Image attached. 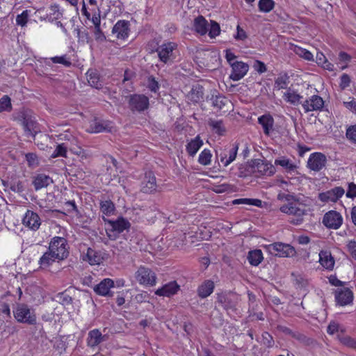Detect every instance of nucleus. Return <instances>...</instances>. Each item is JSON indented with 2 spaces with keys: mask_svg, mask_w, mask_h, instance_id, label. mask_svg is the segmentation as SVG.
Listing matches in <instances>:
<instances>
[{
  "mask_svg": "<svg viewBox=\"0 0 356 356\" xmlns=\"http://www.w3.org/2000/svg\"><path fill=\"white\" fill-rule=\"evenodd\" d=\"M289 83V76L287 74H281L275 81V88L280 89H286L288 88V85Z\"/></svg>",
  "mask_w": 356,
  "mask_h": 356,
  "instance_id": "e433bc0d",
  "label": "nucleus"
},
{
  "mask_svg": "<svg viewBox=\"0 0 356 356\" xmlns=\"http://www.w3.org/2000/svg\"><path fill=\"white\" fill-rule=\"evenodd\" d=\"M267 249L270 254H274L279 257H291L296 254L295 248L286 243H274L268 245Z\"/></svg>",
  "mask_w": 356,
  "mask_h": 356,
  "instance_id": "0eeeda50",
  "label": "nucleus"
},
{
  "mask_svg": "<svg viewBox=\"0 0 356 356\" xmlns=\"http://www.w3.org/2000/svg\"><path fill=\"white\" fill-rule=\"evenodd\" d=\"M23 225L33 231H36L40 228L41 219L35 212L27 210L22 218Z\"/></svg>",
  "mask_w": 356,
  "mask_h": 356,
  "instance_id": "2eb2a0df",
  "label": "nucleus"
},
{
  "mask_svg": "<svg viewBox=\"0 0 356 356\" xmlns=\"http://www.w3.org/2000/svg\"><path fill=\"white\" fill-rule=\"evenodd\" d=\"M29 17V11L24 10L21 14L17 15L16 17L17 24L24 26L26 24Z\"/></svg>",
  "mask_w": 356,
  "mask_h": 356,
  "instance_id": "3c124183",
  "label": "nucleus"
},
{
  "mask_svg": "<svg viewBox=\"0 0 356 356\" xmlns=\"http://www.w3.org/2000/svg\"><path fill=\"white\" fill-rule=\"evenodd\" d=\"M282 97L285 102L293 105H298L302 97L296 90L291 88H287V90L283 93Z\"/></svg>",
  "mask_w": 356,
  "mask_h": 356,
  "instance_id": "2f4dec72",
  "label": "nucleus"
},
{
  "mask_svg": "<svg viewBox=\"0 0 356 356\" xmlns=\"http://www.w3.org/2000/svg\"><path fill=\"white\" fill-rule=\"evenodd\" d=\"M49 250L58 259V261L65 259L69 253L66 239L63 237L54 236L49 243Z\"/></svg>",
  "mask_w": 356,
  "mask_h": 356,
  "instance_id": "39448f33",
  "label": "nucleus"
},
{
  "mask_svg": "<svg viewBox=\"0 0 356 356\" xmlns=\"http://www.w3.org/2000/svg\"><path fill=\"white\" fill-rule=\"evenodd\" d=\"M305 113L321 111L324 106L323 99L318 95H312L302 103Z\"/></svg>",
  "mask_w": 356,
  "mask_h": 356,
  "instance_id": "dca6fc26",
  "label": "nucleus"
},
{
  "mask_svg": "<svg viewBox=\"0 0 356 356\" xmlns=\"http://www.w3.org/2000/svg\"><path fill=\"white\" fill-rule=\"evenodd\" d=\"M323 223L327 228L337 229L343 223V217L340 213L332 210L324 215Z\"/></svg>",
  "mask_w": 356,
  "mask_h": 356,
  "instance_id": "f8f14e48",
  "label": "nucleus"
},
{
  "mask_svg": "<svg viewBox=\"0 0 356 356\" xmlns=\"http://www.w3.org/2000/svg\"><path fill=\"white\" fill-rule=\"evenodd\" d=\"M277 199L280 202V211L286 215L296 217V223H300L301 218L307 213V205L301 198L289 193H280Z\"/></svg>",
  "mask_w": 356,
  "mask_h": 356,
  "instance_id": "f257e3e1",
  "label": "nucleus"
},
{
  "mask_svg": "<svg viewBox=\"0 0 356 356\" xmlns=\"http://www.w3.org/2000/svg\"><path fill=\"white\" fill-rule=\"evenodd\" d=\"M26 159L30 166H35L38 164L37 156L33 153L26 154Z\"/></svg>",
  "mask_w": 356,
  "mask_h": 356,
  "instance_id": "69168bd1",
  "label": "nucleus"
},
{
  "mask_svg": "<svg viewBox=\"0 0 356 356\" xmlns=\"http://www.w3.org/2000/svg\"><path fill=\"white\" fill-rule=\"evenodd\" d=\"M50 60L54 63L61 64L65 67H70L72 65L70 58L66 55H63L60 56H54L51 58Z\"/></svg>",
  "mask_w": 356,
  "mask_h": 356,
  "instance_id": "49530a36",
  "label": "nucleus"
},
{
  "mask_svg": "<svg viewBox=\"0 0 356 356\" xmlns=\"http://www.w3.org/2000/svg\"><path fill=\"white\" fill-rule=\"evenodd\" d=\"M58 261V259L48 250L45 252L38 261L40 268L46 269L49 268L54 262Z\"/></svg>",
  "mask_w": 356,
  "mask_h": 356,
  "instance_id": "473e14b6",
  "label": "nucleus"
},
{
  "mask_svg": "<svg viewBox=\"0 0 356 356\" xmlns=\"http://www.w3.org/2000/svg\"><path fill=\"white\" fill-rule=\"evenodd\" d=\"M334 296L336 302L341 306L350 305L353 300V293L347 287L337 289L335 291Z\"/></svg>",
  "mask_w": 356,
  "mask_h": 356,
  "instance_id": "f3484780",
  "label": "nucleus"
},
{
  "mask_svg": "<svg viewBox=\"0 0 356 356\" xmlns=\"http://www.w3.org/2000/svg\"><path fill=\"white\" fill-rule=\"evenodd\" d=\"M193 29L196 33L204 35L208 32L209 24L204 17L198 16L193 21Z\"/></svg>",
  "mask_w": 356,
  "mask_h": 356,
  "instance_id": "c756f323",
  "label": "nucleus"
},
{
  "mask_svg": "<svg viewBox=\"0 0 356 356\" xmlns=\"http://www.w3.org/2000/svg\"><path fill=\"white\" fill-rule=\"evenodd\" d=\"M92 33L97 41L103 42L106 40V36L100 26L93 27Z\"/></svg>",
  "mask_w": 356,
  "mask_h": 356,
  "instance_id": "864d4df0",
  "label": "nucleus"
},
{
  "mask_svg": "<svg viewBox=\"0 0 356 356\" xmlns=\"http://www.w3.org/2000/svg\"><path fill=\"white\" fill-rule=\"evenodd\" d=\"M347 249L351 257L356 260V241L354 240L348 241Z\"/></svg>",
  "mask_w": 356,
  "mask_h": 356,
  "instance_id": "13d9d810",
  "label": "nucleus"
},
{
  "mask_svg": "<svg viewBox=\"0 0 356 356\" xmlns=\"http://www.w3.org/2000/svg\"><path fill=\"white\" fill-rule=\"evenodd\" d=\"M234 204H245L248 205H253L257 207H261L262 201L259 199H250V198H241L236 199L233 201Z\"/></svg>",
  "mask_w": 356,
  "mask_h": 356,
  "instance_id": "79ce46f5",
  "label": "nucleus"
},
{
  "mask_svg": "<svg viewBox=\"0 0 356 356\" xmlns=\"http://www.w3.org/2000/svg\"><path fill=\"white\" fill-rule=\"evenodd\" d=\"M156 188V181L154 173L151 171L145 172L142 182V191L144 193H149L155 191Z\"/></svg>",
  "mask_w": 356,
  "mask_h": 356,
  "instance_id": "4be33fe9",
  "label": "nucleus"
},
{
  "mask_svg": "<svg viewBox=\"0 0 356 356\" xmlns=\"http://www.w3.org/2000/svg\"><path fill=\"white\" fill-rule=\"evenodd\" d=\"M187 98L193 103H198L202 101L204 98L203 87L198 83L193 86L187 95Z\"/></svg>",
  "mask_w": 356,
  "mask_h": 356,
  "instance_id": "cd10ccee",
  "label": "nucleus"
},
{
  "mask_svg": "<svg viewBox=\"0 0 356 356\" xmlns=\"http://www.w3.org/2000/svg\"><path fill=\"white\" fill-rule=\"evenodd\" d=\"M137 282L142 285L154 286L156 284V275L149 268L140 266L135 273Z\"/></svg>",
  "mask_w": 356,
  "mask_h": 356,
  "instance_id": "1a4fd4ad",
  "label": "nucleus"
},
{
  "mask_svg": "<svg viewBox=\"0 0 356 356\" xmlns=\"http://www.w3.org/2000/svg\"><path fill=\"white\" fill-rule=\"evenodd\" d=\"M179 289V285L175 281H172L158 289L155 294L159 296L170 297L175 295Z\"/></svg>",
  "mask_w": 356,
  "mask_h": 356,
  "instance_id": "412c9836",
  "label": "nucleus"
},
{
  "mask_svg": "<svg viewBox=\"0 0 356 356\" xmlns=\"http://www.w3.org/2000/svg\"><path fill=\"white\" fill-rule=\"evenodd\" d=\"M177 47L174 42H166L159 45L156 49L159 60L165 64L172 63L176 58Z\"/></svg>",
  "mask_w": 356,
  "mask_h": 356,
  "instance_id": "20e7f679",
  "label": "nucleus"
},
{
  "mask_svg": "<svg viewBox=\"0 0 356 356\" xmlns=\"http://www.w3.org/2000/svg\"><path fill=\"white\" fill-rule=\"evenodd\" d=\"M350 78L347 74H343L340 78L339 86L341 89H345L350 86Z\"/></svg>",
  "mask_w": 356,
  "mask_h": 356,
  "instance_id": "052dcab7",
  "label": "nucleus"
},
{
  "mask_svg": "<svg viewBox=\"0 0 356 356\" xmlns=\"http://www.w3.org/2000/svg\"><path fill=\"white\" fill-rule=\"evenodd\" d=\"M83 260L88 261L90 265H99L103 261L104 257L100 252L88 248L86 253L83 255Z\"/></svg>",
  "mask_w": 356,
  "mask_h": 356,
  "instance_id": "a878e982",
  "label": "nucleus"
},
{
  "mask_svg": "<svg viewBox=\"0 0 356 356\" xmlns=\"http://www.w3.org/2000/svg\"><path fill=\"white\" fill-rule=\"evenodd\" d=\"M19 121L23 127L26 136L34 137L39 131L38 124L34 118L25 112H22L19 115Z\"/></svg>",
  "mask_w": 356,
  "mask_h": 356,
  "instance_id": "6e6552de",
  "label": "nucleus"
},
{
  "mask_svg": "<svg viewBox=\"0 0 356 356\" xmlns=\"http://www.w3.org/2000/svg\"><path fill=\"white\" fill-rule=\"evenodd\" d=\"M131 110L143 111L149 106V99L143 95H134L130 97L129 101Z\"/></svg>",
  "mask_w": 356,
  "mask_h": 356,
  "instance_id": "6ab92c4d",
  "label": "nucleus"
},
{
  "mask_svg": "<svg viewBox=\"0 0 356 356\" xmlns=\"http://www.w3.org/2000/svg\"><path fill=\"white\" fill-rule=\"evenodd\" d=\"M1 313L5 315V318L10 319L11 318L10 309L8 304L3 303L1 305L0 308Z\"/></svg>",
  "mask_w": 356,
  "mask_h": 356,
  "instance_id": "0e129e2a",
  "label": "nucleus"
},
{
  "mask_svg": "<svg viewBox=\"0 0 356 356\" xmlns=\"http://www.w3.org/2000/svg\"><path fill=\"white\" fill-rule=\"evenodd\" d=\"M105 221L106 235L111 240H115L120 234L130 227L129 222L123 218H118L116 220Z\"/></svg>",
  "mask_w": 356,
  "mask_h": 356,
  "instance_id": "7ed1b4c3",
  "label": "nucleus"
},
{
  "mask_svg": "<svg viewBox=\"0 0 356 356\" xmlns=\"http://www.w3.org/2000/svg\"><path fill=\"white\" fill-rule=\"evenodd\" d=\"M346 135L350 142L356 144V124L349 127L346 130Z\"/></svg>",
  "mask_w": 356,
  "mask_h": 356,
  "instance_id": "603ef678",
  "label": "nucleus"
},
{
  "mask_svg": "<svg viewBox=\"0 0 356 356\" xmlns=\"http://www.w3.org/2000/svg\"><path fill=\"white\" fill-rule=\"evenodd\" d=\"M262 341L263 343L267 347H272L273 346L274 341L273 337L268 332H264L262 334Z\"/></svg>",
  "mask_w": 356,
  "mask_h": 356,
  "instance_id": "680f3d73",
  "label": "nucleus"
},
{
  "mask_svg": "<svg viewBox=\"0 0 356 356\" xmlns=\"http://www.w3.org/2000/svg\"><path fill=\"white\" fill-rule=\"evenodd\" d=\"M341 341L346 346L356 349V339L350 337H345L341 339Z\"/></svg>",
  "mask_w": 356,
  "mask_h": 356,
  "instance_id": "bf43d9fd",
  "label": "nucleus"
},
{
  "mask_svg": "<svg viewBox=\"0 0 356 356\" xmlns=\"http://www.w3.org/2000/svg\"><path fill=\"white\" fill-rule=\"evenodd\" d=\"M346 196L348 198L354 199L356 197V184L353 182L348 184V187Z\"/></svg>",
  "mask_w": 356,
  "mask_h": 356,
  "instance_id": "5fc2aeb1",
  "label": "nucleus"
},
{
  "mask_svg": "<svg viewBox=\"0 0 356 356\" xmlns=\"http://www.w3.org/2000/svg\"><path fill=\"white\" fill-rule=\"evenodd\" d=\"M90 20L94 24V27L100 26L101 25V19H100V10L99 8H97V10L94 12L92 17H90Z\"/></svg>",
  "mask_w": 356,
  "mask_h": 356,
  "instance_id": "6e6d98bb",
  "label": "nucleus"
},
{
  "mask_svg": "<svg viewBox=\"0 0 356 356\" xmlns=\"http://www.w3.org/2000/svg\"><path fill=\"white\" fill-rule=\"evenodd\" d=\"M275 165H280L287 172H291L296 170V165L292 162L291 160L285 157L281 156L275 160Z\"/></svg>",
  "mask_w": 356,
  "mask_h": 356,
  "instance_id": "72a5a7b5",
  "label": "nucleus"
},
{
  "mask_svg": "<svg viewBox=\"0 0 356 356\" xmlns=\"http://www.w3.org/2000/svg\"><path fill=\"white\" fill-rule=\"evenodd\" d=\"M294 52L298 55L300 57L307 60H313V54L308 50L302 48L300 47L296 46L294 48Z\"/></svg>",
  "mask_w": 356,
  "mask_h": 356,
  "instance_id": "37998d69",
  "label": "nucleus"
},
{
  "mask_svg": "<svg viewBox=\"0 0 356 356\" xmlns=\"http://www.w3.org/2000/svg\"><path fill=\"white\" fill-rule=\"evenodd\" d=\"M11 103L8 96L4 95L0 99V113L5 111H10Z\"/></svg>",
  "mask_w": 356,
  "mask_h": 356,
  "instance_id": "8fccbe9b",
  "label": "nucleus"
},
{
  "mask_svg": "<svg viewBox=\"0 0 356 356\" xmlns=\"http://www.w3.org/2000/svg\"><path fill=\"white\" fill-rule=\"evenodd\" d=\"M326 161V156L322 153H312L309 157L307 165L312 170L320 171L325 167Z\"/></svg>",
  "mask_w": 356,
  "mask_h": 356,
  "instance_id": "a211bd4d",
  "label": "nucleus"
},
{
  "mask_svg": "<svg viewBox=\"0 0 356 356\" xmlns=\"http://www.w3.org/2000/svg\"><path fill=\"white\" fill-rule=\"evenodd\" d=\"M88 74V81L89 84L95 88H99L101 86V83H99V79L97 74L92 71H88L87 72Z\"/></svg>",
  "mask_w": 356,
  "mask_h": 356,
  "instance_id": "c03bdc74",
  "label": "nucleus"
},
{
  "mask_svg": "<svg viewBox=\"0 0 356 356\" xmlns=\"http://www.w3.org/2000/svg\"><path fill=\"white\" fill-rule=\"evenodd\" d=\"M238 149V146L236 143L220 148L216 152V157L222 163L223 166L227 167L236 159Z\"/></svg>",
  "mask_w": 356,
  "mask_h": 356,
  "instance_id": "423d86ee",
  "label": "nucleus"
},
{
  "mask_svg": "<svg viewBox=\"0 0 356 356\" xmlns=\"http://www.w3.org/2000/svg\"><path fill=\"white\" fill-rule=\"evenodd\" d=\"M237 33L235 35L234 38L236 40H244L247 38V35L245 31L240 27L239 25L236 27Z\"/></svg>",
  "mask_w": 356,
  "mask_h": 356,
  "instance_id": "338daca9",
  "label": "nucleus"
},
{
  "mask_svg": "<svg viewBox=\"0 0 356 356\" xmlns=\"http://www.w3.org/2000/svg\"><path fill=\"white\" fill-rule=\"evenodd\" d=\"M345 193V190L341 186L334 187L327 191L320 193L318 199L323 203L337 202Z\"/></svg>",
  "mask_w": 356,
  "mask_h": 356,
  "instance_id": "9d476101",
  "label": "nucleus"
},
{
  "mask_svg": "<svg viewBox=\"0 0 356 356\" xmlns=\"http://www.w3.org/2000/svg\"><path fill=\"white\" fill-rule=\"evenodd\" d=\"M214 287L213 281L209 280H205L199 286L197 294L201 298H205L213 293Z\"/></svg>",
  "mask_w": 356,
  "mask_h": 356,
  "instance_id": "c85d7f7f",
  "label": "nucleus"
},
{
  "mask_svg": "<svg viewBox=\"0 0 356 356\" xmlns=\"http://www.w3.org/2000/svg\"><path fill=\"white\" fill-rule=\"evenodd\" d=\"M100 210L103 214L110 216L115 212V205L111 200H104L100 202Z\"/></svg>",
  "mask_w": 356,
  "mask_h": 356,
  "instance_id": "4c0bfd02",
  "label": "nucleus"
},
{
  "mask_svg": "<svg viewBox=\"0 0 356 356\" xmlns=\"http://www.w3.org/2000/svg\"><path fill=\"white\" fill-rule=\"evenodd\" d=\"M147 87L151 91L156 92L159 88V85L153 76H149L147 81Z\"/></svg>",
  "mask_w": 356,
  "mask_h": 356,
  "instance_id": "4d7b16f0",
  "label": "nucleus"
},
{
  "mask_svg": "<svg viewBox=\"0 0 356 356\" xmlns=\"http://www.w3.org/2000/svg\"><path fill=\"white\" fill-rule=\"evenodd\" d=\"M228 103L229 100L224 96L216 95L212 97V105L218 109H222Z\"/></svg>",
  "mask_w": 356,
  "mask_h": 356,
  "instance_id": "a19ab883",
  "label": "nucleus"
},
{
  "mask_svg": "<svg viewBox=\"0 0 356 356\" xmlns=\"http://www.w3.org/2000/svg\"><path fill=\"white\" fill-rule=\"evenodd\" d=\"M343 104L348 109L356 113V99H353L349 102H344Z\"/></svg>",
  "mask_w": 356,
  "mask_h": 356,
  "instance_id": "774afa93",
  "label": "nucleus"
},
{
  "mask_svg": "<svg viewBox=\"0 0 356 356\" xmlns=\"http://www.w3.org/2000/svg\"><path fill=\"white\" fill-rule=\"evenodd\" d=\"M209 126L218 135H222L225 132V128L222 123L220 120H211L209 122Z\"/></svg>",
  "mask_w": 356,
  "mask_h": 356,
  "instance_id": "a18cd8bd",
  "label": "nucleus"
},
{
  "mask_svg": "<svg viewBox=\"0 0 356 356\" xmlns=\"http://www.w3.org/2000/svg\"><path fill=\"white\" fill-rule=\"evenodd\" d=\"M247 259L252 266H257L264 259L263 253L261 250L259 249L250 250L248 252Z\"/></svg>",
  "mask_w": 356,
  "mask_h": 356,
  "instance_id": "c9c22d12",
  "label": "nucleus"
},
{
  "mask_svg": "<svg viewBox=\"0 0 356 356\" xmlns=\"http://www.w3.org/2000/svg\"><path fill=\"white\" fill-rule=\"evenodd\" d=\"M106 340V335H103L99 330L94 329L88 332L87 344L91 348H95Z\"/></svg>",
  "mask_w": 356,
  "mask_h": 356,
  "instance_id": "5701e85b",
  "label": "nucleus"
},
{
  "mask_svg": "<svg viewBox=\"0 0 356 356\" xmlns=\"http://www.w3.org/2000/svg\"><path fill=\"white\" fill-rule=\"evenodd\" d=\"M113 287H115V282L110 278H106L94 286V291L98 295L106 296L109 295L110 289Z\"/></svg>",
  "mask_w": 356,
  "mask_h": 356,
  "instance_id": "b1692460",
  "label": "nucleus"
},
{
  "mask_svg": "<svg viewBox=\"0 0 356 356\" xmlns=\"http://www.w3.org/2000/svg\"><path fill=\"white\" fill-rule=\"evenodd\" d=\"M67 148V146L65 143L58 145L51 156L52 158H56L58 156L66 157Z\"/></svg>",
  "mask_w": 356,
  "mask_h": 356,
  "instance_id": "de8ad7c7",
  "label": "nucleus"
},
{
  "mask_svg": "<svg viewBox=\"0 0 356 356\" xmlns=\"http://www.w3.org/2000/svg\"><path fill=\"white\" fill-rule=\"evenodd\" d=\"M53 182L52 179L46 175L40 174L34 177L33 184L36 191L47 187Z\"/></svg>",
  "mask_w": 356,
  "mask_h": 356,
  "instance_id": "7c9ffc66",
  "label": "nucleus"
},
{
  "mask_svg": "<svg viewBox=\"0 0 356 356\" xmlns=\"http://www.w3.org/2000/svg\"><path fill=\"white\" fill-rule=\"evenodd\" d=\"M319 263L323 268L332 270L335 264L334 258L328 250H321L319 252Z\"/></svg>",
  "mask_w": 356,
  "mask_h": 356,
  "instance_id": "393cba45",
  "label": "nucleus"
},
{
  "mask_svg": "<svg viewBox=\"0 0 356 356\" xmlns=\"http://www.w3.org/2000/svg\"><path fill=\"white\" fill-rule=\"evenodd\" d=\"M208 31H209V35L211 38H216L220 33V28L219 24L214 21H211V24H210Z\"/></svg>",
  "mask_w": 356,
  "mask_h": 356,
  "instance_id": "09e8293b",
  "label": "nucleus"
},
{
  "mask_svg": "<svg viewBox=\"0 0 356 356\" xmlns=\"http://www.w3.org/2000/svg\"><path fill=\"white\" fill-rule=\"evenodd\" d=\"M13 312L15 318L19 323L28 325H35L36 323L37 317L35 310L24 303L17 304Z\"/></svg>",
  "mask_w": 356,
  "mask_h": 356,
  "instance_id": "f03ea898",
  "label": "nucleus"
},
{
  "mask_svg": "<svg viewBox=\"0 0 356 356\" xmlns=\"http://www.w3.org/2000/svg\"><path fill=\"white\" fill-rule=\"evenodd\" d=\"M258 122L261 125L264 133L269 136L274 130V119L270 114H265L258 118Z\"/></svg>",
  "mask_w": 356,
  "mask_h": 356,
  "instance_id": "bb28decb",
  "label": "nucleus"
},
{
  "mask_svg": "<svg viewBox=\"0 0 356 356\" xmlns=\"http://www.w3.org/2000/svg\"><path fill=\"white\" fill-rule=\"evenodd\" d=\"M112 128L111 122L94 118L89 121L86 127L87 132L90 134H97L103 131H111Z\"/></svg>",
  "mask_w": 356,
  "mask_h": 356,
  "instance_id": "ddd939ff",
  "label": "nucleus"
},
{
  "mask_svg": "<svg viewBox=\"0 0 356 356\" xmlns=\"http://www.w3.org/2000/svg\"><path fill=\"white\" fill-rule=\"evenodd\" d=\"M129 22L126 20H119L114 25L112 33L116 35L118 39H126L129 34Z\"/></svg>",
  "mask_w": 356,
  "mask_h": 356,
  "instance_id": "aec40b11",
  "label": "nucleus"
},
{
  "mask_svg": "<svg viewBox=\"0 0 356 356\" xmlns=\"http://www.w3.org/2000/svg\"><path fill=\"white\" fill-rule=\"evenodd\" d=\"M202 145L203 141L197 136L187 144L186 151L190 156H194Z\"/></svg>",
  "mask_w": 356,
  "mask_h": 356,
  "instance_id": "f704fd0d",
  "label": "nucleus"
},
{
  "mask_svg": "<svg viewBox=\"0 0 356 356\" xmlns=\"http://www.w3.org/2000/svg\"><path fill=\"white\" fill-rule=\"evenodd\" d=\"M212 154L208 149H204L199 155L198 162L203 165H208L211 163Z\"/></svg>",
  "mask_w": 356,
  "mask_h": 356,
  "instance_id": "ea45409f",
  "label": "nucleus"
},
{
  "mask_svg": "<svg viewBox=\"0 0 356 356\" xmlns=\"http://www.w3.org/2000/svg\"><path fill=\"white\" fill-rule=\"evenodd\" d=\"M231 68L230 79L234 81H238L247 74L249 70V65L244 62L238 61L232 63Z\"/></svg>",
  "mask_w": 356,
  "mask_h": 356,
  "instance_id": "4468645a",
  "label": "nucleus"
},
{
  "mask_svg": "<svg viewBox=\"0 0 356 356\" xmlns=\"http://www.w3.org/2000/svg\"><path fill=\"white\" fill-rule=\"evenodd\" d=\"M259 9L263 13H269L273 10L275 7V1L273 0H260L258 3Z\"/></svg>",
  "mask_w": 356,
  "mask_h": 356,
  "instance_id": "58836bf2",
  "label": "nucleus"
},
{
  "mask_svg": "<svg viewBox=\"0 0 356 356\" xmlns=\"http://www.w3.org/2000/svg\"><path fill=\"white\" fill-rule=\"evenodd\" d=\"M252 168L258 176H271L275 174V168L270 163L261 159H256L252 163Z\"/></svg>",
  "mask_w": 356,
  "mask_h": 356,
  "instance_id": "9b49d317",
  "label": "nucleus"
},
{
  "mask_svg": "<svg viewBox=\"0 0 356 356\" xmlns=\"http://www.w3.org/2000/svg\"><path fill=\"white\" fill-rule=\"evenodd\" d=\"M78 38L80 41L86 42L87 43H90L92 41L91 38L89 35L88 32L87 31H81L78 32Z\"/></svg>",
  "mask_w": 356,
  "mask_h": 356,
  "instance_id": "e2e57ef3",
  "label": "nucleus"
}]
</instances>
